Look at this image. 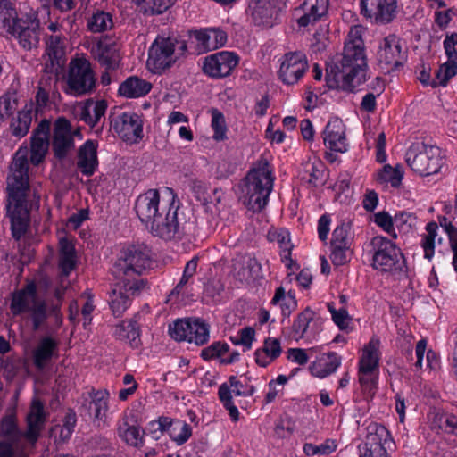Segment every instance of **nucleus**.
<instances>
[{"instance_id": "nucleus-21", "label": "nucleus", "mask_w": 457, "mask_h": 457, "mask_svg": "<svg viewBox=\"0 0 457 457\" xmlns=\"http://www.w3.org/2000/svg\"><path fill=\"white\" fill-rule=\"evenodd\" d=\"M98 63L107 71H115L119 68L121 56L116 42L103 38L100 39L91 50Z\"/></svg>"}, {"instance_id": "nucleus-61", "label": "nucleus", "mask_w": 457, "mask_h": 457, "mask_svg": "<svg viewBox=\"0 0 457 457\" xmlns=\"http://www.w3.org/2000/svg\"><path fill=\"white\" fill-rule=\"evenodd\" d=\"M330 259L334 265L341 266L349 260L350 246L331 245Z\"/></svg>"}, {"instance_id": "nucleus-52", "label": "nucleus", "mask_w": 457, "mask_h": 457, "mask_svg": "<svg viewBox=\"0 0 457 457\" xmlns=\"http://www.w3.org/2000/svg\"><path fill=\"white\" fill-rule=\"evenodd\" d=\"M314 312L310 309L306 308L301 313L298 314L297 319L293 324V331L295 335L303 337L305 334L310 322L313 320Z\"/></svg>"}, {"instance_id": "nucleus-6", "label": "nucleus", "mask_w": 457, "mask_h": 457, "mask_svg": "<svg viewBox=\"0 0 457 457\" xmlns=\"http://www.w3.org/2000/svg\"><path fill=\"white\" fill-rule=\"evenodd\" d=\"M10 309L15 316L29 312L33 331L39 330L48 318L47 304L45 300L38 298L34 281L28 282L21 289L12 294Z\"/></svg>"}, {"instance_id": "nucleus-28", "label": "nucleus", "mask_w": 457, "mask_h": 457, "mask_svg": "<svg viewBox=\"0 0 457 457\" xmlns=\"http://www.w3.org/2000/svg\"><path fill=\"white\" fill-rule=\"evenodd\" d=\"M77 167L83 175L92 176L97 167V146L92 140L86 141L78 151Z\"/></svg>"}, {"instance_id": "nucleus-39", "label": "nucleus", "mask_w": 457, "mask_h": 457, "mask_svg": "<svg viewBox=\"0 0 457 457\" xmlns=\"http://www.w3.org/2000/svg\"><path fill=\"white\" fill-rule=\"evenodd\" d=\"M32 121V106L29 108L26 105L22 110L19 111L17 116L12 120L10 129L12 136L16 137H25L30 128Z\"/></svg>"}, {"instance_id": "nucleus-2", "label": "nucleus", "mask_w": 457, "mask_h": 457, "mask_svg": "<svg viewBox=\"0 0 457 457\" xmlns=\"http://www.w3.org/2000/svg\"><path fill=\"white\" fill-rule=\"evenodd\" d=\"M27 152L18 150L9 166L6 178L7 214L11 220L12 235L20 240L29 226L28 195L30 190Z\"/></svg>"}, {"instance_id": "nucleus-23", "label": "nucleus", "mask_w": 457, "mask_h": 457, "mask_svg": "<svg viewBox=\"0 0 457 457\" xmlns=\"http://www.w3.org/2000/svg\"><path fill=\"white\" fill-rule=\"evenodd\" d=\"M135 414H125L117 427L118 436L128 445L141 448L145 445L144 436L145 431L139 426H136Z\"/></svg>"}, {"instance_id": "nucleus-11", "label": "nucleus", "mask_w": 457, "mask_h": 457, "mask_svg": "<svg viewBox=\"0 0 457 457\" xmlns=\"http://www.w3.org/2000/svg\"><path fill=\"white\" fill-rule=\"evenodd\" d=\"M66 92L75 96L90 94L96 87L95 73L90 62L84 58L76 59L70 63Z\"/></svg>"}, {"instance_id": "nucleus-17", "label": "nucleus", "mask_w": 457, "mask_h": 457, "mask_svg": "<svg viewBox=\"0 0 457 457\" xmlns=\"http://www.w3.org/2000/svg\"><path fill=\"white\" fill-rule=\"evenodd\" d=\"M282 4V0H251L248 10L252 21L256 26L271 27Z\"/></svg>"}, {"instance_id": "nucleus-49", "label": "nucleus", "mask_w": 457, "mask_h": 457, "mask_svg": "<svg viewBox=\"0 0 457 457\" xmlns=\"http://www.w3.org/2000/svg\"><path fill=\"white\" fill-rule=\"evenodd\" d=\"M403 176V173L398 167L393 168L386 164L378 173L377 179L381 183L389 182L392 187H397L401 184Z\"/></svg>"}, {"instance_id": "nucleus-26", "label": "nucleus", "mask_w": 457, "mask_h": 457, "mask_svg": "<svg viewBox=\"0 0 457 457\" xmlns=\"http://www.w3.org/2000/svg\"><path fill=\"white\" fill-rule=\"evenodd\" d=\"M200 52H208L223 46L227 42V34L215 28L195 30L192 33Z\"/></svg>"}, {"instance_id": "nucleus-54", "label": "nucleus", "mask_w": 457, "mask_h": 457, "mask_svg": "<svg viewBox=\"0 0 457 457\" xmlns=\"http://www.w3.org/2000/svg\"><path fill=\"white\" fill-rule=\"evenodd\" d=\"M17 98L13 94H5L0 97V120L4 121L17 108Z\"/></svg>"}, {"instance_id": "nucleus-12", "label": "nucleus", "mask_w": 457, "mask_h": 457, "mask_svg": "<svg viewBox=\"0 0 457 457\" xmlns=\"http://www.w3.org/2000/svg\"><path fill=\"white\" fill-rule=\"evenodd\" d=\"M9 34L18 40L19 45L23 49L30 51L37 48L41 36L40 22L37 12L30 10L25 14H21L20 21Z\"/></svg>"}, {"instance_id": "nucleus-58", "label": "nucleus", "mask_w": 457, "mask_h": 457, "mask_svg": "<svg viewBox=\"0 0 457 457\" xmlns=\"http://www.w3.org/2000/svg\"><path fill=\"white\" fill-rule=\"evenodd\" d=\"M457 74V63L446 62L436 71L437 86H446L448 80Z\"/></svg>"}, {"instance_id": "nucleus-43", "label": "nucleus", "mask_w": 457, "mask_h": 457, "mask_svg": "<svg viewBox=\"0 0 457 457\" xmlns=\"http://www.w3.org/2000/svg\"><path fill=\"white\" fill-rule=\"evenodd\" d=\"M66 288L67 287L63 285L57 287L54 292V300L50 303L49 308L47 307L48 316L54 317L56 328H61L63 322L61 307Z\"/></svg>"}, {"instance_id": "nucleus-4", "label": "nucleus", "mask_w": 457, "mask_h": 457, "mask_svg": "<svg viewBox=\"0 0 457 457\" xmlns=\"http://www.w3.org/2000/svg\"><path fill=\"white\" fill-rule=\"evenodd\" d=\"M147 228L154 237L166 241L176 240L193 234L195 222L190 219H186L185 213L180 211L179 202L178 201L176 204L175 195H172V201L169 207L162 208Z\"/></svg>"}, {"instance_id": "nucleus-16", "label": "nucleus", "mask_w": 457, "mask_h": 457, "mask_svg": "<svg viewBox=\"0 0 457 457\" xmlns=\"http://www.w3.org/2000/svg\"><path fill=\"white\" fill-rule=\"evenodd\" d=\"M307 69L305 54L302 52H291L284 55L278 76L285 84L294 85L299 81Z\"/></svg>"}, {"instance_id": "nucleus-51", "label": "nucleus", "mask_w": 457, "mask_h": 457, "mask_svg": "<svg viewBox=\"0 0 457 457\" xmlns=\"http://www.w3.org/2000/svg\"><path fill=\"white\" fill-rule=\"evenodd\" d=\"M219 397L224 407L228 411L232 420L237 421L239 417V411L232 401V395L229 386L224 383L219 387Z\"/></svg>"}, {"instance_id": "nucleus-59", "label": "nucleus", "mask_w": 457, "mask_h": 457, "mask_svg": "<svg viewBox=\"0 0 457 457\" xmlns=\"http://www.w3.org/2000/svg\"><path fill=\"white\" fill-rule=\"evenodd\" d=\"M374 222L386 233L393 236L395 238L396 237L394 228V218H392L387 212L383 211L376 213L374 215Z\"/></svg>"}, {"instance_id": "nucleus-41", "label": "nucleus", "mask_w": 457, "mask_h": 457, "mask_svg": "<svg viewBox=\"0 0 457 457\" xmlns=\"http://www.w3.org/2000/svg\"><path fill=\"white\" fill-rule=\"evenodd\" d=\"M430 422L432 428H438L445 433L457 436L456 416L445 412L434 411L431 413Z\"/></svg>"}, {"instance_id": "nucleus-30", "label": "nucleus", "mask_w": 457, "mask_h": 457, "mask_svg": "<svg viewBox=\"0 0 457 457\" xmlns=\"http://www.w3.org/2000/svg\"><path fill=\"white\" fill-rule=\"evenodd\" d=\"M388 430L382 425L370 422L366 427V435L362 445L359 448H369L375 450V453H380V450H386L384 445L389 437Z\"/></svg>"}, {"instance_id": "nucleus-44", "label": "nucleus", "mask_w": 457, "mask_h": 457, "mask_svg": "<svg viewBox=\"0 0 457 457\" xmlns=\"http://www.w3.org/2000/svg\"><path fill=\"white\" fill-rule=\"evenodd\" d=\"M113 26L112 16L111 13L97 11L87 21L88 29L94 33H100L111 29Z\"/></svg>"}, {"instance_id": "nucleus-62", "label": "nucleus", "mask_w": 457, "mask_h": 457, "mask_svg": "<svg viewBox=\"0 0 457 457\" xmlns=\"http://www.w3.org/2000/svg\"><path fill=\"white\" fill-rule=\"evenodd\" d=\"M328 308L331 312L333 321L338 326V328L340 329L346 328L351 320L347 311L344 308L336 310L330 303L328 304Z\"/></svg>"}, {"instance_id": "nucleus-25", "label": "nucleus", "mask_w": 457, "mask_h": 457, "mask_svg": "<svg viewBox=\"0 0 457 457\" xmlns=\"http://www.w3.org/2000/svg\"><path fill=\"white\" fill-rule=\"evenodd\" d=\"M50 121L42 120L31 136L30 162L38 165L44 159L49 145Z\"/></svg>"}, {"instance_id": "nucleus-7", "label": "nucleus", "mask_w": 457, "mask_h": 457, "mask_svg": "<svg viewBox=\"0 0 457 457\" xmlns=\"http://www.w3.org/2000/svg\"><path fill=\"white\" fill-rule=\"evenodd\" d=\"M152 262L151 251L145 245H130L120 252L112 273L118 278H134L150 269Z\"/></svg>"}, {"instance_id": "nucleus-47", "label": "nucleus", "mask_w": 457, "mask_h": 457, "mask_svg": "<svg viewBox=\"0 0 457 457\" xmlns=\"http://www.w3.org/2000/svg\"><path fill=\"white\" fill-rule=\"evenodd\" d=\"M192 318L185 320H177L169 327L170 336L176 341H188L191 328Z\"/></svg>"}, {"instance_id": "nucleus-20", "label": "nucleus", "mask_w": 457, "mask_h": 457, "mask_svg": "<svg viewBox=\"0 0 457 457\" xmlns=\"http://www.w3.org/2000/svg\"><path fill=\"white\" fill-rule=\"evenodd\" d=\"M160 194L157 189H149L136 200L134 209L140 221L147 228L160 214Z\"/></svg>"}, {"instance_id": "nucleus-63", "label": "nucleus", "mask_w": 457, "mask_h": 457, "mask_svg": "<svg viewBox=\"0 0 457 457\" xmlns=\"http://www.w3.org/2000/svg\"><path fill=\"white\" fill-rule=\"evenodd\" d=\"M77 417L73 411H69L63 419V425L61 428L60 436L63 440L71 437L76 426Z\"/></svg>"}, {"instance_id": "nucleus-42", "label": "nucleus", "mask_w": 457, "mask_h": 457, "mask_svg": "<svg viewBox=\"0 0 457 457\" xmlns=\"http://www.w3.org/2000/svg\"><path fill=\"white\" fill-rule=\"evenodd\" d=\"M168 434L178 445L187 442L192 435V428L189 424L180 420L170 418Z\"/></svg>"}, {"instance_id": "nucleus-45", "label": "nucleus", "mask_w": 457, "mask_h": 457, "mask_svg": "<svg viewBox=\"0 0 457 457\" xmlns=\"http://www.w3.org/2000/svg\"><path fill=\"white\" fill-rule=\"evenodd\" d=\"M189 343L203 345L209 340V326L201 319H192Z\"/></svg>"}, {"instance_id": "nucleus-29", "label": "nucleus", "mask_w": 457, "mask_h": 457, "mask_svg": "<svg viewBox=\"0 0 457 457\" xmlns=\"http://www.w3.org/2000/svg\"><path fill=\"white\" fill-rule=\"evenodd\" d=\"M329 0H305L302 4L303 14L297 19L300 27H307L320 21L328 12Z\"/></svg>"}, {"instance_id": "nucleus-27", "label": "nucleus", "mask_w": 457, "mask_h": 457, "mask_svg": "<svg viewBox=\"0 0 457 457\" xmlns=\"http://www.w3.org/2000/svg\"><path fill=\"white\" fill-rule=\"evenodd\" d=\"M323 140L325 145L332 151H346L345 127L341 120L334 119L328 122L323 131Z\"/></svg>"}, {"instance_id": "nucleus-24", "label": "nucleus", "mask_w": 457, "mask_h": 457, "mask_svg": "<svg viewBox=\"0 0 457 457\" xmlns=\"http://www.w3.org/2000/svg\"><path fill=\"white\" fill-rule=\"evenodd\" d=\"M74 147L71 125L65 118L57 119L54 126L53 148L55 157L63 159Z\"/></svg>"}, {"instance_id": "nucleus-32", "label": "nucleus", "mask_w": 457, "mask_h": 457, "mask_svg": "<svg viewBox=\"0 0 457 457\" xmlns=\"http://www.w3.org/2000/svg\"><path fill=\"white\" fill-rule=\"evenodd\" d=\"M113 335L117 339L129 344L132 348H138L141 345L140 328L135 318L116 325Z\"/></svg>"}, {"instance_id": "nucleus-10", "label": "nucleus", "mask_w": 457, "mask_h": 457, "mask_svg": "<svg viewBox=\"0 0 457 457\" xmlns=\"http://www.w3.org/2000/svg\"><path fill=\"white\" fill-rule=\"evenodd\" d=\"M440 149L424 142L412 144L406 152V162L420 176L436 173L441 167Z\"/></svg>"}, {"instance_id": "nucleus-33", "label": "nucleus", "mask_w": 457, "mask_h": 457, "mask_svg": "<svg viewBox=\"0 0 457 457\" xmlns=\"http://www.w3.org/2000/svg\"><path fill=\"white\" fill-rule=\"evenodd\" d=\"M152 84L137 76L126 79L119 87V94L127 98H137L147 95Z\"/></svg>"}, {"instance_id": "nucleus-15", "label": "nucleus", "mask_w": 457, "mask_h": 457, "mask_svg": "<svg viewBox=\"0 0 457 457\" xmlns=\"http://www.w3.org/2000/svg\"><path fill=\"white\" fill-rule=\"evenodd\" d=\"M239 58L232 52L222 51L204 58L203 71L212 78H224L230 75L237 66Z\"/></svg>"}, {"instance_id": "nucleus-14", "label": "nucleus", "mask_w": 457, "mask_h": 457, "mask_svg": "<svg viewBox=\"0 0 457 457\" xmlns=\"http://www.w3.org/2000/svg\"><path fill=\"white\" fill-rule=\"evenodd\" d=\"M44 58V72L57 76L66 62L65 37L62 33L46 37Z\"/></svg>"}, {"instance_id": "nucleus-55", "label": "nucleus", "mask_w": 457, "mask_h": 457, "mask_svg": "<svg viewBox=\"0 0 457 457\" xmlns=\"http://www.w3.org/2000/svg\"><path fill=\"white\" fill-rule=\"evenodd\" d=\"M229 345L227 343H222L220 341L214 342L202 350L201 357L205 361H209L220 357L222 354L227 353Z\"/></svg>"}, {"instance_id": "nucleus-3", "label": "nucleus", "mask_w": 457, "mask_h": 457, "mask_svg": "<svg viewBox=\"0 0 457 457\" xmlns=\"http://www.w3.org/2000/svg\"><path fill=\"white\" fill-rule=\"evenodd\" d=\"M274 179L272 169L266 159H261L253 164L245 179L243 189L249 209L261 212L267 205Z\"/></svg>"}, {"instance_id": "nucleus-19", "label": "nucleus", "mask_w": 457, "mask_h": 457, "mask_svg": "<svg viewBox=\"0 0 457 457\" xmlns=\"http://www.w3.org/2000/svg\"><path fill=\"white\" fill-rule=\"evenodd\" d=\"M361 12L377 23H388L395 17L396 0H361Z\"/></svg>"}, {"instance_id": "nucleus-57", "label": "nucleus", "mask_w": 457, "mask_h": 457, "mask_svg": "<svg viewBox=\"0 0 457 457\" xmlns=\"http://www.w3.org/2000/svg\"><path fill=\"white\" fill-rule=\"evenodd\" d=\"M169 421V417L162 416L158 420L150 421L146 429L153 438L159 439L164 433L168 434Z\"/></svg>"}, {"instance_id": "nucleus-46", "label": "nucleus", "mask_w": 457, "mask_h": 457, "mask_svg": "<svg viewBox=\"0 0 457 457\" xmlns=\"http://www.w3.org/2000/svg\"><path fill=\"white\" fill-rule=\"evenodd\" d=\"M268 237L270 241H276L281 248V258L284 262H292L291 251L293 245L290 241L289 233L287 230L270 232Z\"/></svg>"}, {"instance_id": "nucleus-34", "label": "nucleus", "mask_w": 457, "mask_h": 457, "mask_svg": "<svg viewBox=\"0 0 457 457\" xmlns=\"http://www.w3.org/2000/svg\"><path fill=\"white\" fill-rule=\"evenodd\" d=\"M341 364V357L336 353L323 354L310 366L311 373L320 378L334 373Z\"/></svg>"}, {"instance_id": "nucleus-36", "label": "nucleus", "mask_w": 457, "mask_h": 457, "mask_svg": "<svg viewBox=\"0 0 457 457\" xmlns=\"http://www.w3.org/2000/svg\"><path fill=\"white\" fill-rule=\"evenodd\" d=\"M107 106V102L104 99L97 101L88 99L81 110L80 119L94 128L104 116Z\"/></svg>"}, {"instance_id": "nucleus-9", "label": "nucleus", "mask_w": 457, "mask_h": 457, "mask_svg": "<svg viewBox=\"0 0 457 457\" xmlns=\"http://www.w3.org/2000/svg\"><path fill=\"white\" fill-rule=\"evenodd\" d=\"M373 251L372 266L383 272H404L405 260L401 250L391 240L377 236L370 241Z\"/></svg>"}, {"instance_id": "nucleus-8", "label": "nucleus", "mask_w": 457, "mask_h": 457, "mask_svg": "<svg viewBox=\"0 0 457 457\" xmlns=\"http://www.w3.org/2000/svg\"><path fill=\"white\" fill-rule=\"evenodd\" d=\"M187 49L185 41L158 37L149 48L147 64L155 73H161L176 63Z\"/></svg>"}, {"instance_id": "nucleus-50", "label": "nucleus", "mask_w": 457, "mask_h": 457, "mask_svg": "<svg viewBox=\"0 0 457 457\" xmlns=\"http://www.w3.org/2000/svg\"><path fill=\"white\" fill-rule=\"evenodd\" d=\"M337 449V444L334 440H326L324 443L317 445L312 443H305L303 445V453L307 456L313 455H328Z\"/></svg>"}, {"instance_id": "nucleus-5", "label": "nucleus", "mask_w": 457, "mask_h": 457, "mask_svg": "<svg viewBox=\"0 0 457 457\" xmlns=\"http://www.w3.org/2000/svg\"><path fill=\"white\" fill-rule=\"evenodd\" d=\"M46 418L43 403L38 398H34L27 415V431L25 433L21 431L15 415L9 414L0 420V436L6 438L12 444H18L22 437L35 443L44 428Z\"/></svg>"}, {"instance_id": "nucleus-13", "label": "nucleus", "mask_w": 457, "mask_h": 457, "mask_svg": "<svg viewBox=\"0 0 457 457\" xmlns=\"http://www.w3.org/2000/svg\"><path fill=\"white\" fill-rule=\"evenodd\" d=\"M142 279L130 281L124 279L114 285L110 294L109 305L114 316H121L130 306L132 297L138 295L144 287Z\"/></svg>"}, {"instance_id": "nucleus-40", "label": "nucleus", "mask_w": 457, "mask_h": 457, "mask_svg": "<svg viewBox=\"0 0 457 457\" xmlns=\"http://www.w3.org/2000/svg\"><path fill=\"white\" fill-rule=\"evenodd\" d=\"M139 12L145 15H158L167 11L172 4V0H132Z\"/></svg>"}, {"instance_id": "nucleus-48", "label": "nucleus", "mask_w": 457, "mask_h": 457, "mask_svg": "<svg viewBox=\"0 0 457 457\" xmlns=\"http://www.w3.org/2000/svg\"><path fill=\"white\" fill-rule=\"evenodd\" d=\"M352 240L351 224L343 222L333 231L331 245L351 246Z\"/></svg>"}, {"instance_id": "nucleus-37", "label": "nucleus", "mask_w": 457, "mask_h": 457, "mask_svg": "<svg viewBox=\"0 0 457 457\" xmlns=\"http://www.w3.org/2000/svg\"><path fill=\"white\" fill-rule=\"evenodd\" d=\"M56 349L57 342L55 340L49 337H43L33 351L34 365L39 370L44 369Z\"/></svg>"}, {"instance_id": "nucleus-18", "label": "nucleus", "mask_w": 457, "mask_h": 457, "mask_svg": "<svg viewBox=\"0 0 457 457\" xmlns=\"http://www.w3.org/2000/svg\"><path fill=\"white\" fill-rule=\"evenodd\" d=\"M143 120L136 112H123L113 121L114 131L128 142H137L143 138Z\"/></svg>"}, {"instance_id": "nucleus-56", "label": "nucleus", "mask_w": 457, "mask_h": 457, "mask_svg": "<svg viewBox=\"0 0 457 457\" xmlns=\"http://www.w3.org/2000/svg\"><path fill=\"white\" fill-rule=\"evenodd\" d=\"M198 263V258L194 257L190 261H188L185 266L182 278L180 281L177 284L174 289L171 291V295L179 294L184 287V286L188 282L189 278L193 277V275L196 272Z\"/></svg>"}, {"instance_id": "nucleus-35", "label": "nucleus", "mask_w": 457, "mask_h": 457, "mask_svg": "<svg viewBox=\"0 0 457 457\" xmlns=\"http://www.w3.org/2000/svg\"><path fill=\"white\" fill-rule=\"evenodd\" d=\"M379 339L372 337L363 348V353L359 362L360 372H374L378 367Z\"/></svg>"}, {"instance_id": "nucleus-1", "label": "nucleus", "mask_w": 457, "mask_h": 457, "mask_svg": "<svg viewBox=\"0 0 457 457\" xmlns=\"http://www.w3.org/2000/svg\"><path fill=\"white\" fill-rule=\"evenodd\" d=\"M367 62L361 29L352 28L345 43L343 54L328 63L326 83L329 88L353 92L366 81Z\"/></svg>"}, {"instance_id": "nucleus-60", "label": "nucleus", "mask_w": 457, "mask_h": 457, "mask_svg": "<svg viewBox=\"0 0 457 457\" xmlns=\"http://www.w3.org/2000/svg\"><path fill=\"white\" fill-rule=\"evenodd\" d=\"M394 222L399 230L409 231L415 225L416 217L411 212H401L395 215Z\"/></svg>"}, {"instance_id": "nucleus-64", "label": "nucleus", "mask_w": 457, "mask_h": 457, "mask_svg": "<svg viewBox=\"0 0 457 457\" xmlns=\"http://www.w3.org/2000/svg\"><path fill=\"white\" fill-rule=\"evenodd\" d=\"M270 359L276 360L282 353L280 341L278 338L268 337L264 340L263 346L262 347Z\"/></svg>"}, {"instance_id": "nucleus-38", "label": "nucleus", "mask_w": 457, "mask_h": 457, "mask_svg": "<svg viewBox=\"0 0 457 457\" xmlns=\"http://www.w3.org/2000/svg\"><path fill=\"white\" fill-rule=\"evenodd\" d=\"M19 16L14 4L10 0H0V29L9 33L13 30L18 21Z\"/></svg>"}, {"instance_id": "nucleus-53", "label": "nucleus", "mask_w": 457, "mask_h": 457, "mask_svg": "<svg viewBox=\"0 0 457 457\" xmlns=\"http://www.w3.org/2000/svg\"><path fill=\"white\" fill-rule=\"evenodd\" d=\"M212 128L214 131L213 138L216 141H222L227 137V127L224 116L216 109L212 112Z\"/></svg>"}, {"instance_id": "nucleus-22", "label": "nucleus", "mask_w": 457, "mask_h": 457, "mask_svg": "<svg viewBox=\"0 0 457 457\" xmlns=\"http://www.w3.org/2000/svg\"><path fill=\"white\" fill-rule=\"evenodd\" d=\"M378 62L387 72L398 70L405 60V54L395 37H386L378 52Z\"/></svg>"}, {"instance_id": "nucleus-31", "label": "nucleus", "mask_w": 457, "mask_h": 457, "mask_svg": "<svg viewBox=\"0 0 457 457\" xmlns=\"http://www.w3.org/2000/svg\"><path fill=\"white\" fill-rule=\"evenodd\" d=\"M89 397L90 401L87 405L89 414L93 415L94 421L97 422V426L104 424L108 411V391L92 389L89 392Z\"/></svg>"}]
</instances>
